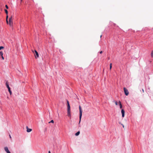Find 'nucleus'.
Segmentation results:
<instances>
[{"label":"nucleus","instance_id":"nucleus-1","mask_svg":"<svg viewBox=\"0 0 153 153\" xmlns=\"http://www.w3.org/2000/svg\"><path fill=\"white\" fill-rule=\"evenodd\" d=\"M67 113L68 116H71V114L70 112V105L69 103L68 100H67Z\"/></svg>","mask_w":153,"mask_h":153},{"label":"nucleus","instance_id":"nucleus-2","mask_svg":"<svg viewBox=\"0 0 153 153\" xmlns=\"http://www.w3.org/2000/svg\"><path fill=\"white\" fill-rule=\"evenodd\" d=\"M79 124L80 123L81 119L82 118V109L80 106V105H79Z\"/></svg>","mask_w":153,"mask_h":153},{"label":"nucleus","instance_id":"nucleus-3","mask_svg":"<svg viewBox=\"0 0 153 153\" xmlns=\"http://www.w3.org/2000/svg\"><path fill=\"white\" fill-rule=\"evenodd\" d=\"M6 85L7 87V88L8 89V91L9 92L10 94V95L12 94V91H11L10 90V87L9 85V83L8 81H7L6 82Z\"/></svg>","mask_w":153,"mask_h":153},{"label":"nucleus","instance_id":"nucleus-4","mask_svg":"<svg viewBox=\"0 0 153 153\" xmlns=\"http://www.w3.org/2000/svg\"><path fill=\"white\" fill-rule=\"evenodd\" d=\"M125 94L126 96H128L129 94V92L127 90L126 88H123Z\"/></svg>","mask_w":153,"mask_h":153},{"label":"nucleus","instance_id":"nucleus-5","mask_svg":"<svg viewBox=\"0 0 153 153\" xmlns=\"http://www.w3.org/2000/svg\"><path fill=\"white\" fill-rule=\"evenodd\" d=\"M12 16L9 19V24L10 26H13V22L12 20Z\"/></svg>","mask_w":153,"mask_h":153},{"label":"nucleus","instance_id":"nucleus-6","mask_svg":"<svg viewBox=\"0 0 153 153\" xmlns=\"http://www.w3.org/2000/svg\"><path fill=\"white\" fill-rule=\"evenodd\" d=\"M121 112L122 113V117H124L125 116V110L123 109H122L121 110Z\"/></svg>","mask_w":153,"mask_h":153},{"label":"nucleus","instance_id":"nucleus-7","mask_svg":"<svg viewBox=\"0 0 153 153\" xmlns=\"http://www.w3.org/2000/svg\"><path fill=\"white\" fill-rule=\"evenodd\" d=\"M4 149L7 153H10V152L9 151L7 147H5L4 148Z\"/></svg>","mask_w":153,"mask_h":153},{"label":"nucleus","instance_id":"nucleus-8","mask_svg":"<svg viewBox=\"0 0 153 153\" xmlns=\"http://www.w3.org/2000/svg\"><path fill=\"white\" fill-rule=\"evenodd\" d=\"M35 52L36 54V58H38L39 57V55L38 52L36 50H35Z\"/></svg>","mask_w":153,"mask_h":153},{"label":"nucleus","instance_id":"nucleus-9","mask_svg":"<svg viewBox=\"0 0 153 153\" xmlns=\"http://www.w3.org/2000/svg\"><path fill=\"white\" fill-rule=\"evenodd\" d=\"M26 128H27V132H30V131H31L32 130L31 129L29 128L27 126L26 127Z\"/></svg>","mask_w":153,"mask_h":153},{"label":"nucleus","instance_id":"nucleus-10","mask_svg":"<svg viewBox=\"0 0 153 153\" xmlns=\"http://www.w3.org/2000/svg\"><path fill=\"white\" fill-rule=\"evenodd\" d=\"M3 52L2 51H0V55L1 56V58H2V59L3 60H4V57L3 56Z\"/></svg>","mask_w":153,"mask_h":153},{"label":"nucleus","instance_id":"nucleus-11","mask_svg":"<svg viewBox=\"0 0 153 153\" xmlns=\"http://www.w3.org/2000/svg\"><path fill=\"white\" fill-rule=\"evenodd\" d=\"M80 134V131H78V132H77L75 134V135L76 136H78V135H79V134Z\"/></svg>","mask_w":153,"mask_h":153},{"label":"nucleus","instance_id":"nucleus-12","mask_svg":"<svg viewBox=\"0 0 153 153\" xmlns=\"http://www.w3.org/2000/svg\"><path fill=\"white\" fill-rule=\"evenodd\" d=\"M119 105H120V108H122V105L120 101H119Z\"/></svg>","mask_w":153,"mask_h":153},{"label":"nucleus","instance_id":"nucleus-13","mask_svg":"<svg viewBox=\"0 0 153 153\" xmlns=\"http://www.w3.org/2000/svg\"><path fill=\"white\" fill-rule=\"evenodd\" d=\"M4 11H5V12L6 13V14L7 15L8 14V12L7 10L6 9H4Z\"/></svg>","mask_w":153,"mask_h":153},{"label":"nucleus","instance_id":"nucleus-14","mask_svg":"<svg viewBox=\"0 0 153 153\" xmlns=\"http://www.w3.org/2000/svg\"><path fill=\"white\" fill-rule=\"evenodd\" d=\"M151 56L152 57H153V51H152L151 53Z\"/></svg>","mask_w":153,"mask_h":153},{"label":"nucleus","instance_id":"nucleus-15","mask_svg":"<svg viewBox=\"0 0 153 153\" xmlns=\"http://www.w3.org/2000/svg\"><path fill=\"white\" fill-rule=\"evenodd\" d=\"M53 123L54 121L53 120H51L50 122H49V123Z\"/></svg>","mask_w":153,"mask_h":153},{"label":"nucleus","instance_id":"nucleus-16","mask_svg":"<svg viewBox=\"0 0 153 153\" xmlns=\"http://www.w3.org/2000/svg\"><path fill=\"white\" fill-rule=\"evenodd\" d=\"M4 47L2 46H0V50H1L2 49L4 48Z\"/></svg>","mask_w":153,"mask_h":153},{"label":"nucleus","instance_id":"nucleus-17","mask_svg":"<svg viewBox=\"0 0 153 153\" xmlns=\"http://www.w3.org/2000/svg\"><path fill=\"white\" fill-rule=\"evenodd\" d=\"M112 68V64L111 63L110 65V69L111 70Z\"/></svg>","mask_w":153,"mask_h":153},{"label":"nucleus","instance_id":"nucleus-18","mask_svg":"<svg viewBox=\"0 0 153 153\" xmlns=\"http://www.w3.org/2000/svg\"><path fill=\"white\" fill-rule=\"evenodd\" d=\"M5 6L6 8L7 9H8V6L7 5H6Z\"/></svg>","mask_w":153,"mask_h":153},{"label":"nucleus","instance_id":"nucleus-19","mask_svg":"<svg viewBox=\"0 0 153 153\" xmlns=\"http://www.w3.org/2000/svg\"><path fill=\"white\" fill-rule=\"evenodd\" d=\"M8 15H7V16H6V20H8Z\"/></svg>","mask_w":153,"mask_h":153},{"label":"nucleus","instance_id":"nucleus-20","mask_svg":"<svg viewBox=\"0 0 153 153\" xmlns=\"http://www.w3.org/2000/svg\"><path fill=\"white\" fill-rule=\"evenodd\" d=\"M102 51H100V54H102Z\"/></svg>","mask_w":153,"mask_h":153},{"label":"nucleus","instance_id":"nucleus-21","mask_svg":"<svg viewBox=\"0 0 153 153\" xmlns=\"http://www.w3.org/2000/svg\"><path fill=\"white\" fill-rule=\"evenodd\" d=\"M115 104L116 105H117V102H115Z\"/></svg>","mask_w":153,"mask_h":153},{"label":"nucleus","instance_id":"nucleus-22","mask_svg":"<svg viewBox=\"0 0 153 153\" xmlns=\"http://www.w3.org/2000/svg\"><path fill=\"white\" fill-rule=\"evenodd\" d=\"M6 22H7V24H8V20H6Z\"/></svg>","mask_w":153,"mask_h":153},{"label":"nucleus","instance_id":"nucleus-23","mask_svg":"<svg viewBox=\"0 0 153 153\" xmlns=\"http://www.w3.org/2000/svg\"><path fill=\"white\" fill-rule=\"evenodd\" d=\"M122 125L123 127L124 128V126L123 124H122Z\"/></svg>","mask_w":153,"mask_h":153},{"label":"nucleus","instance_id":"nucleus-24","mask_svg":"<svg viewBox=\"0 0 153 153\" xmlns=\"http://www.w3.org/2000/svg\"><path fill=\"white\" fill-rule=\"evenodd\" d=\"M9 136H10V138H11V137L10 135H9Z\"/></svg>","mask_w":153,"mask_h":153},{"label":"nucleus","instance_id":"nucleus-25","mask_svg":"<svg viewBox=\"0 0 153 153\" xmlns=\"http://www.w3.org/2000/svg\"><path fill=\"white\" fill-rule=\"evenodd\" d=\"M48 153H51V152H50V151H49L48 152Z\"/></svg>","mask_w":153,"mask_h":153},{"label":"nucleus","instance_id":"nucleus-26","mask_svg":"<svg viewBox=\"0 0 153 153\" xmlns=\"http://www.w3.org/2000/svg\"><path fill=\"white\" fill-rule=\"evenodd\" d=\"M102 37V35H100V37L101 38Z\"/></svg>","mask_w":153,"mask_h":153},{"label":"nucleus","instance_id":"nucleus-27","mask_svg":"<svg viewBox=\"0 0 153 153\" xmlns=\"http://www.w3.org/2000/svg\"><path fill=\"white\" fill-rule=\"evenodd\" d=\"M21 0V1H22V0Z\"/></svg>","mask_w":153,"mask_h":153},{"label":"nucleus","instance_id":"nucleus-28","mask_svg":"<svg viewBox=\"0 0 153 153\" xmlns=\"http://www.w3.org/2000/svg\"><path fill=\"white\" fill-rule=\"evenodd\" d=\"M10 153H11L10 152Z\"/></svg>","mask_w":153,"mask_h":153}]
</instances>
